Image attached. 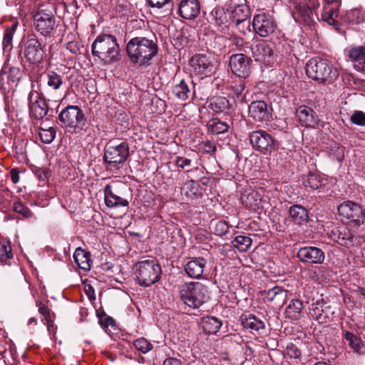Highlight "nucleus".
Segmentation results:
<instances>
[{
  "label": "nucleus",
  "instance_id": "obj_1",
  "mask_svg": "<svg viewBox=\"0 0 365 365\" xmlns=\"http://www.w3.org/2000/svg\"><path fill=\"white\" fill-rule=\"evenodd\" d=\"M157 43L146 37L137 36L130 39L126 46L130 61L139 66H146L158 53Z\"/></svg>",
  "mask_w": 365,
  "mask_h": 365
},
{
  "label": "nucleus",
  "instance_id": "obj_2",
  "mask_svg": "<svg viewBox=\"0 0 365 365\" xmlns=\"http://www.w3.org/2000/svg\"><path fill=\"white\" fill-rule=\"evenodd\" d=\"M91 53L105 65H109L120 60V47L116 38L111 34L98 36L92 43Z\"/></svg>",
  "mask_w": 365,
  "mask_h": 365
},
{
  "label": "nucleus",
  "instance_id": "obj_3",
  "mask_svg": "<svg viewBox=\"0 0 365 365\" xmlns=\"http://www.w3.org/2000/svg\"><path fill=\"white\" fill-rule=\"evenodd\" d=\"M180 298L185 304L197 309L208 301V288L200 282H185L178 287Z\"/></svg>",
  "mask_w": 365,
  "mask_h": 365
},
{
  "label": "nucleus",
  "instance_id": "obj_4",
  "mask_svg": "<svg viewBox=\"0 0 365 365\" xmlns=\"http://www.w3.org/2000/svg\"><path fill=\"white\" fill-rule=\"evenodd\" d=\"M307 76L321 83H331L338 78L339 72L327 60L313 58L306 65Z\"/></svg>",
  "mask_w": 365,
  "mask_h": 365
},
{
  "label": "nucleus",
  "instance_id": "obj_5",
  "mask_svg": "<svg viewBox=\"0 0 365 365\" xmlns=\"http://www.w3.org/2000/svg\"><path fill=\"white\" fill-rule=\"evenodd\" d=\"M133 270L138 284L142 287H150L156 283L162 274L160 265L154 259L136 262Z\"/></svg>",
  "mask_w": 365,
  "mask_h": 365
},
{
  "label": "nucleus",
  "instance_id": "obj_6",
  "mask_svg": "<svg viewBox=\"0 0 365 365\" xmlns=\"http://www.w3.org/2000/svg\"><path fill=\"white\" fill-rule=\"evenodd\" d=\"M61 126L71 133H77L86 124V118L83 110L77 106H68L59 113Z\"/></svg>",
  "mask_w": 365,
  "mask_h": 365
},
{
  "label": "nucleus",
  "instance_id": "obj_7",
  "mask_svg": "<svg viewBox=\"0 0 365 365\" xmlns=\"http://www.w3.org/2000/svg\"><path fill=\"white\" fill-rule=\"evenodd\" d=\"M249 140L252 147L262 154L271 153L277 149L275 140L266 130L259 129L251 132Z\"/></svg>",
  "mask_w": 365,
  "mask_h": 365
},
{
  "label": "nucleus",
  "instance_id": "obj_8",
  "mask_svg": "<svg viewBox=\"0 0 365 365\" xmlns=\"http://www.w3.org/2000/svg\"><path fill=\"white\" fill-rule=\"evenodd\" d=\"M129 156V146L123 142L116 145H106L104 149V162L110 168H117L123 164Z\"/></svg>",
  "mask_w": 365,
  "mask_h": 365
},
{
  "label": "nucleus",
  "instance_id": "obj_9",
  "mask_svg": "<svg viewBox=\"0 0 365 365\" xmlns=\"http://www.w3.org/2000/svg\"><path fill=\"white\" fill-rule=\"evenodd\" d=\"M338 211L341 217L349 220L354 226L359 227L364 223L365 210L353 201L348 200L340 204Z\"/></svg>",
  "mask_w": 365,
  "mask_h": 365
},
{
  "label": "nucleus",
  "instance_id": "obj_10",
  "mask_svg": "<svg viewBox=\"0 0 365 365\" xmlns=\"http://www.w3.org/2000/svg\"><path fill=\"white\" fill-rule=\"evenodd\" d=\"M245 48L251 51L256 61L269 66L274 61V51L271 45L265 41L246 43Z\"/></svg>",
  "mask_w": 365,
  "mask_h": 365
},
{
  "label": "nucleus",
  "instance_id": "obj_11",
  "mask_svg": "<svg viewBox=\"0 0 365 365\" xmlns=\"http://www.w3.org/2000/svg\"><path fill=\"white\" fill-rule=\"evenodd\" d=\"M252 26L255 32L262 37H267L276 29L273 17L266 13H259L253 17Z\"/></svg>",
  "mask_w": 365,
  "mask_h": 365
},
{
  "label": "nucleus",
  "instance_id": "obj_12",
  "mask_svg": "<svg viewBox=\"0 0 365 365\" xmlns=\"http://www.w3.org/2000/svg\"><path fill=\"white\" fill-rule=\"evenodd\" d=\"M252 60L244 53L233 54L230 58L232 72L240 78H246L251 73Z\"/></svg>",
  "mask_w": 365,
  "mask_h": 365
},
{
  "label": "nucleus",
  "instance_id": "obj_13",
  "mask_svg": "<svg viewBox=\"0 0 365 365\" xmlns=\"http://www.w3.org/2000/svg\"><path fill=\"white\" fill-rule=\"evenodd\" d=\"M297 257L306 264H321L324 262L325 254L322 250L314 246H305L298 250Z\"/></svg>",
  "mask_w": 365,
  "mask_h": 365
},
{
  "label": "nucleus",
  "instance_id": "obj_14",
  "mask_svg": "<svg viewBox=\"0 0 365 365\" xmlns=\"http://www.w3.org/2000/svg\"><path fill=\"white\" fill-rule=\"evenodd\" d=\"M44 53L43 47L36 38H32L26 41L24 54L31 63H40L44 57Z\"/></svg>",
  "mask_w": 365,
  "mask_h": 365
},
{
  "label": "nucleus",
  "instance_id": "obj_15",
  "mask_svg": "<svg viewBox=\"0 0 365 365\" xmlns=\"http://www.w3.org/2000/svg\"><path fill=\"white\" fill-rule=\"evenodd\" d=\"M201 10L198 0H181L178 6V14L186 20L196 19Z\"/></svg>",
  "mask_w": 365,
  "mask_h": 365
},
{
  "label": "nucleus",
  "instance_id": "obj_16",
  "mask_svg": "<svg viewBox=\"0 0 365 365\" xmlns=\"http://www.w3.org/2000/svg\"><path fill=\"white\" fill-rule=\"evenodd\" d=\"M36 29L43 36H51L55 28V18L53 15L38 13L34 16Z\"/></svg>",
  "mask_w": 365,
  "mask_h": 365
},
{
  "label": "nucleus",
  "instance_id": "obj_17",
  "mask_svg": "<svg viewBox=\"0 0 365 365\" xmlns=\"http://www.w3.org/2000/svg\"><path fill=\"white\" fill-rule=\"evenodd\" d=\"M230 20L233 24L239 27L245 33V29L250 26V11L248 6H242L230 9Z\"/></svg>",
  "mask_w": 365,
  "mask_h": 365
},
{
  "label": "nucleus",
  "instance_id": "obj_18",
  "mask_svg": "<svg viewBox=\"0 0 365 365\" xmlns=\"http://www.w3.org/2000/svg\"><path fill=\"white\" fill-rule=\"evenodd\" d=\"M349 60L352 63L354 68L359 72L365 69V43L346 50Z\"/></svg>",
  "mask_w": 365,
  "mask_h": 365
},
{
  "label": "nucleus",
  "instance_id": "obj_19",
  "mask_svg": "<svg viewBox=\"0 0 365 365\" xmlns=\"http://www.w3.org/2000/svg\"><path fill=\"white\" fill-rule=\"evenodd\" d=\"M190 63L197 74L208 76L212 73L215 70L214 65L205 55L197 54L194 56Z\"/></svg>",
  "mask_w": 365,
  "mask_h": 365
},
{
  "label": "nucleus",
  "instance_id": "obj_20",
  "mask_svg": "<svg viewBox=\"0 0 365 365\" xmlns=\"http://www.w3.org/2000/svg\"><path fill=\"white\" fill-rule=\"evenodd\" d=\"M296 115L304 127L314 128L319 122L317 113L307 106H300L296 110Z\"/></svg>",
  "mask_w": 365,
  "mask_h": 365
},
{
  "label": "nucleus",
  "instance_id": "obj_21",
  "mask_svg": "<svg viewBox=\"0 0 365 365\" xmlns=\"http://www.w3.org/2000/svg\"><path fill=\"white\" fill-rule=\"evenodd\" d=\"M249 114L255 120L259 122L269 121L271 112L264 101H252L249 106Z\"/></svg>",
  "mask_w": 365,
  "mask_h": 365
},
{
  "label": "nucleus",
  "instance_id": "obj_22",
  "mask_svg": "<svg viewBox=\"0 0 365 365\" xmlns=\"http://www.w3.org/2000/svg\"><path fill=\"white\" fill-rule=\"evenodd\" d=\"M104 200L106 206L110 208L128 207L129 205V200L115 192L109 185L104 188Z\"/></svg>",
  "mask_w": 365,
  "mask_h": 365
},
{
  "label": "nucleus",
  "instance_id": "obj_23",
  "mask_svg": "<svg viewBox=\"0 0 365 365\" xmlns=\"http://www.w3.org/2000/svg\"><path fill=\"white\" fill-rule=\"evenodd\" d=\"M207 261L203 257H195L188 261L184 270L190 278L200 279L203 274Z\"/></svg>",
  "mask_w": 365,
  "mask_h": 365
},
{
  "label": "nucleus",
  "instance_id": "obj_24",
  "mask_svg": "<svg viewBox=\"0 0 365 365\" xmlns=\"http://www.w3.org/2000/svg\"><path fill=\"white\" fill-rule=\"evenodd\" d=\"M287 293V289L279 286H275L264 292V299L267 302H272L276 307H281L286 301Z\"/></svg>",
  "mask_w": 365,
  "mask_h": 365
},
{
  "label": "nucleus",
  "instance_id": "obj_25",
  "mask_svg": "<svg viewBox=\"0 0 365 365\" xmlns=\"http://www.w3.org/2000/svg\"><path fill=\"white\" fill-rule=\"evenodd\" d=\"M148 5L162 16H168L173 13L172 0H147Z\"/></svg>",
  "mask_w": 365,
  "mask_h": 365
},
{
  "label": "nucleus",
  "instance_id": "obj_26",
  "mask_svg": "<svg viewBox=\"0 0 365 365\" xmlns=\"http://www.w3.org/2000/svg\"><path fill=\"white\" fill-rule=\"evenodd\" d=\"M203 331L207 334H215L222 325V321L215 317H202L200 322Z\"/></svg>",
  "mask_w": 365,
  "mask_h": 365
},
{
  "label": "nucleus",
  "instance_id": "obj_27",
  "mask_svg": "<svg viewBox=\"0 0 365 365\" xmlns=\"http://www.w3.org/2000/svg\"><path fill=\"white\" fill-rule=\"evenodd\" d=\"M190 82L185 79H181L177 82L173 87L172 92L175 98L180 101H186L189 98L191 90L189 86Z\"/></svg>",
  "mask_w": 365,
  "mask_h": 365
},
{
  "label": "nucleus",
  "instance_id": "obj_28",
  "mask_svg": "<svg viewBox=\"0 0 365 365\" xmlns=\"http://www.w3.org/2000/svg\"><path fill=\"white\" fill-rule=\"evenodd\" d=\"M29 112L32 118L41 120L48 113V106L44 100L38 98L30 105Z\"/></svg>",
  "mask_w": 365,
  "mask_h": 365
},
{
  "label": "nucleus",
  "instance_id": "obj_29",
  "mask_svg": "<svg viewBox=\"0 0 365 365\" xmlns=\"http://www.w3.org/2000/svg\"><path fill=\"white\" fill-rule=\"evenodd\" d=\"M289 213L293 221L297 225L307 222L308 211L302 206L294 205L290 207Z\"/></svg>",
  "mask_w": 365,
  "mask_h": 365
},
{
  "label": "nucleus",
  "instance_id": "obj_30",
  "mask_svg": "<svg viewBox=\"0 0 365 365\" xmlns=\"http://www.w3.org/2000/svg\"><path fill=\"white\" fill-rule=\"evenodd\" d=\"M302 309V302L299 299H292L286 307L285 315L287 318L297 320L301 317Z\"/></svg>",
  "mask_w": 365,
  "mask_h": 365
},
{
  "label": "nucleus",
  "instance_id": "obj_31",
  "mask_svg": "<svg viewBox=\"0 0 365 365\" xmlns=\"http://www.w3.org/2000/svg\"><path fill=\"white\" fill-rule=\"evenodd\" d=\"M344 338L354 351L359 354H365V345L359 337L349 331H346Z\"/></svg>",
  "mask_w": 365,
  "mask_h": 365
},
{
  "label": "nucleus",
  "instance_id": "obj_32",
  "mask_svg": "<svg viewBox=\"0 0 365 365\" xmlns=\"http://www.w3.org/2000/svg\"><path fill=\"white\" fill-rule=\"evenodd\" d=\"M339 9H329L324 10V12L321 15L322 21L327 22L328 24L332 26L336 30L340 29V23L336 20L339 16Z\"/></svg>",
  "mask_w": 365,
  "mask_h": 365
},
{
  "label": "nucleus",
  "instance_id": "obj_33",
  "mask_svg": "<svg viewBox=\"0 0 365 365\" xmlns=\"http://www.w3.org/2000/svg\"><path fill=\"white\" fill-rule=\"evenodd\" d=\"M46 84L53 90H59L63 84V75L54 71H48L46 73Z\"/></svg>",
  "mask_w": 365,
  "mask_h": 365
},
{
  "label": "nucleus",
  "instance_id": "obj_34",
  "mask_svg": "<svg viewBox=\"0 0 365 365\" xmlns=\"http://www.w3.org/2000/svg\"><path fill=\"white\" fill-rule=\"evenodd\" d=\"M210 18L212 23L217 26H226L227 22L226 13L223 8L215 7L210 13Z\"/></svg>",
  "mask_w": 365,
  "mask_h": 365
},
{
  "label": "nucleus",
  "instance_id": "obj_35",
  "mask_svg": "<svg viewBox=\"0 0 365 365\" xmlns=\"http://www.w3.org/2000/svg\"><path fill=\"white\" fill-rule=\"evenodd\" d=\"M90 254L83 249L78 247L73 254V258L78 267L83 269L87 270L90 269L89 264Z\"/></svg>",
  "mask_w": 365,
  "mask_h": 365
},
{
  "label": "nucleus",
  "instance_id": "obj_36",
  "mask_svg": "<svg viewBox=\"0 0 365 365\" xmlns=\"http://www.w3.org/2000/svg\"><path fill=\"white\" fill-rule=\"evenodd\" d=\"M210 108L215 113H222L229 109V101L223 96H217L211 99Z\"/></svg>",
  "mask_w": 365,
  "mask_h": 365
},
{
  "label": "nucleus",
  "instance_id": "obj_37",
  "mask_svg": "<svg viewBox=\"0 0 365 365\" xmlns=\"http://www.w3.org/2000/svg\"><path fill=\"white\" fill-rule=\"evenodd\" d=\"M243 324L252 331H259L265 329L264 322L252 314H250L245 319Z\"/></svg>",
  "mask_w": 365,
  "mask_h": 365
},
{
  "label": "nucleus",
  "instance_id": "obj_38",
  "mask_svg": "<svg viewBox=\"0 0 365 365\" xmlns=\"http://www.w3.org/2000/svg\"><path fill=\"white\" fill-rule=\"evenodd\" d=\"M207 127L208 130L214 135L225 133L229 128V125L226 123L221 121L218 118L210 120L207 124Z\"/></svg>",
  "mask_w": 365,
  "mask_h": 365
},
{
  "label": "nucleus",
  "instance_id": "obj_39",
  "mask_svg": "<svg viewBox=\"0 0 365 365\" xmlns=\"http://www.w3.org/2000/svg\"><path fill=\"white\" fill-rule=\"evenodd\" d=\"M365 19L364 12L360 9H354L346 11L344 21L352 24H359Z\"/></svg>",
  "mask_w": 365,
  "mask_h": 365
},
{
  "label": "nucleus",
  "instance_id": "obj_40",
  "mask_svg": "<svg viewBox=\"0 0 365 365\" xmlns=\"http://www.w3.org/2000/svg\"><path fill=\"white\" fill-rule=\"evenodd\" d=\"M242 203L247 207L255 208L259 207V195L256 191H251L248 194H243L241 197Z\"/></svg>",
  "mask_w": 365,
  "mask_h": 365
},
{
  "label": "nucleus",
  "instance_id": "obj_41",
  "mask_svg": "<svg viewBox=\"0 0 365 365\" xmlns=\"http://www.w3.org/2000/svg\"><path fill=\"white\" fill-rule=\"evenodd\" d=\"M252 240L247 236L238 235L232 241L233 246L240 252H247L252 245Z\"/></svg>",
  "mask_w": 365,
  "mask_h": 365
},
{
  "label": "nucleus",
  "instance_id": "obj_42",
  "mask_svg": "<svg viewBox=\"0 0 365 365\" xmlns=\"http://www.w3.org/2000/svg\"><path fill=\"white\" fill-rule=\"evenodd\" d=\"M314 12L313 10L303 4H298L295 6V13L301 16L308 25L314 23L312 19Z\"/></svg>",
  "mask_w": 365,
  "mask_h": 365
},
{
  "label": "nucleus",
  "instance_id": "obj_43",
  "mask_svg": "<svg viewBox=\"0 0 365 365\" xmlns=\"http://www.w3.org/2000/svg\"><path fill=\"white\" fill-rule=\"evenodd\" d=\"M11 258L13 253L10 242L4 239L0 240V261L4 262Z\"/></svg>",
  "mask_w": 365,
  "mask_h": 365
},
{
  "label": "nucleus",
  "instance_id": "obj_44",
  "mask_svg": "<svg viewBox=\"0 0 365 365\" xmlns=\"http://www.w3.org/2000/svg\"><path fill=\"white\" fill-rule=\"evenodd\" d=\"M38 135H39V137H40L41 141L43 143L49 144L55 138L56 130L53 127H50L46 129L40 128Z\"/></svg>",
  "mask_w": 365,
  "mask_h": 365
},
{
  "label": "nucleus",
  "instance_id": "obj_45",
  "mask_svg": "<svg viewBox=\"0 0 365 365\" xmlns=\"http://www.w3.org/2000/svg\"><path fill=\"white\" fill-rule=\"evenodd\" d=\"M16 25H13L11 28H7L4 31L2 45L4 51L9 50L11 47L14 33L16 29Z\"/></svg>",
  "mask_w": 365,
  "mask_h": 365
},
{
  "label": "nucleus",
  "instance_id": "obj_46",
  "mask_svg": "<svg viewBox=\"0 0 365 365\" xmlns=\"http://www.w3.org/2000/svg\"><path fill=\"white\" fill-rule=\"evenodd\" d=\"M135 348L142 352L146 354L153 349V345L145 338H140L133 342Z\"/></svg>",
  "mask_w": 365,
  "mask_h": 365
},
{
  "label": "nucleus",
  "instance_id": "obj_47",
  "mask_svg": "<svg viewBox=\"0 0 365 365\" xmlns=\"http://www.w3.org/2000/svg\"><path fill=\"white\" fill-rule=\"evenodd\" d=\"M230 227L225 221H217L215 224L214 233L217 236H224L229 232Z\"/></svg>",
  "mask_w": 365,
  "mask_h": 365
},
{
  "label": "nucleus",
  "instance_id": "obj_48",
  "mask_svg": "<svg viewBox=\"0 0 365 365\" xmlns=\"http://www.w3.org/2000/svg\"><path fill=\"white\" fill-rule=\"evenodd\" d=\"M350 121L359 126H365V113L355 110L350 117Z\"/></svg>",
  "mask_w": 365,
  "mask_h": 365
},
{
  "label": "nucleus",
  "instance_id": "obj_49",
  "mask_svg": "<svg viewBox=\"0 0 365 365\" xmlns=\"http://www.w3.org/2000/svg\"><path fill=\"white\" fill-rule=\"evenodd\" d=\"M245 84L239 83L232 86L230 88L229 96L233 98H240L242 97V92L245 90Z\"/></svg>",
  "mask_w": 365,
  "mask_h": 365
},
{
  "label": "nucleus",
  "instance_id": "obj_50",
  "mask_svg": "<svg viewBox=\"0 0 365 365\" xmlns=\"http://www.w3.org/2000/svg\"><path fill=\"white\" fill-rule=\"evenodd\" d=\"M305 185L307 187H311L313 190H316L321 186V181L317 175L310 174L307 178Z\"/></svg>",
  "mask_w": 365,
  "mask_h": 365
},
{
  "label": "nucleus",
  "instance_id": "obj_51",
  "mask_svg": "<svg viewBox=\"0 0 365 365\" xmlns=\"http://www.w3.org/2000/svg\"><path fill=\"white\" fill-rule=\"evenodd\" d=\"M286 352L289 357L293 359H298L301 356L300 350L295 344L292 343H289L287 344L286 348Z\"/></svg>",
  "mask_w": 365,
  "mask_h": 365
},
{
  "label": "nucleus",
  "instance_id": "obj_52",
  "mask_svg": "<svg viewBox=\"0 0 365 365\" xmlns=\"http://www.w3.org/2000/svg\"><path fill=\"white\" fill-rule=\"evenodd\" d=\"M14 210L25 217H29L32 215L31 210L21 202H15L14 204Z\"/></svg>",
  "mask_w": 365,
  "mask_h": 365
},
{
  "label": "nucleus",
  "instance_id": "obj_53",
  "mask_svg": "<svg viewBox=\"0 0 365 365\" xmlns=\"http://www.w3.org/2000/svg\"><path fill=\"white\" fill-rule=\"evenodd\" d=\"M175 163L178 168L184 169L191 165L192 160L187 158L178 155L175 158Z\"/></svg>",
  "mask_w": 365,
  "mask_h": 365
},
{
  "label": "nucleus",
  "instance_id": "obj_54",
  "mask_svg": "<svg viewBox=\"0 0 365 365\" xmlns=\"http://www.w3.org/2000/svg\"><path fill=\"white\" fill-rule=\"evenodd\" d=\"M99 323L103 328L114 327L115 325V320L112 317L106 314L99 317Z\"/></svg>",
  "mask_w": 365,
  "mask_h": 365
},
{
  "label": "nucleus",
  "instance_id": "obj_55",
  "mask_svg": "<svg viewBox=\"0 0 365 365\" xmlns=\"http://www.w3.org/2000/svg\"><path fill=\"white\" fill-rule=\"evenodd\" d=\"M353 239L354 235L349 230H347V232H344V233H339V240H341L339 243L341 245L351 243L353 242Z\"/></svg>",
  "mask_w": 365,
  "mask_h": 365
},
{
  "label": "nucleus",
  "instance_id": "obj_56",
  "mask_svg": "<svg viewBox=\"0 0 365 365\" xmlns=\"http://www.w3.org/2000/svg\"><path fill=\"white\" fill-rule=\"evenodd\" d=\"M66 47L71 53L76 54L80 51L81 45L76 41H70L66 43Z\"/></svg>",
  "mask_w": 365,
  "mask_h": 365
},
{
  "label": "nucleus",
  "instance_id": "obj_57",
  "mask_svg": "<svg viewBox=\"0 0 365 365\" xmlns=\"http://www.w3.org/2000/svg\"><path fill=\"white\" fill-rule=\"evenodd\" d=\"M202 150L204 153H212L216 150V147L214 143L211 141H206L202 145Z\"/></svg>",
  "mask_w": 365,
  "mask_h": 365
},
{
  "label": "nucleus",
  "instance_id": "obj_58",
  "mask_svg": "<svg viewBox=\"0 0 365 365\" xmlns=\"http://www.w3.org/2000/svg\"><path fill=\"white\" fill-rule=\"evenodd\" d=\"M242 6H247L246 0H230L229 10Z\"/></svg>",
  "mask_w": 365,
  "mask_h": 365
},
{
  "label": "nucleus",
  "instance_id": "obj_59",
  "mask_svg": "<svg viewBox=\"0 0 365 365\" xmlns=\"http://www.w3.org/2000/svg\"><path fill=\"white\" fill-rule=\"evenodd\" d=\"M305 3L303 5L311 9L314 11L319 6V0H304Z\"/></svg>",
  "mask_w": 365,
  "mask_h": 365
},
{
  "label": "nucleus",
  "instance_id": "obj_60",
  "mask_svg": "<svg viewBox=\"0 0 365 365\" xmlns=\"http://www.w3.org/2000/svg\"><path fill=\"white\" fill-rule=\"evenodd\" d=\"M36 304H37V306L38 307V312L41 315L44 316L50 312V309L47 307H46L44 304H43L41 302H38Z\"/></svg>",
  "mask_w": 365,
  "mask_h": 365
},
{
  "label": "nucleus",
  "instance_id": "obj_61",
  "mask_svg": "<svg viewBox=\"0 0 365 365\" xmlns=\"http://www.w3.org/2000/svg\"><path fill=\"white\" fill-rule=\"evenodd\" d=\"M163 365H181V362L177 359L168 358L163 361Z\"/></svg>",
  "mask_w": 365,
  "mask_h": 365
},
{
  "label": "nucleus",
  "instance_id": "obj_62",
  "mask_svg": "<svg viewBox=\"0 0 365 365\" xmlns=\"http://www.w3.org/2000/svg\"><path fill=\"white\" fill-rule=\"evenodd\" d=\"M11 181L14 183H17L19 181V172L16 168H13L10 173Z\"/></svg>",
  "mask_w": 365,
  "mask_h": 365
},
{
  "label": "nucleus",
  "instance_id": "obj_63",
  "mask_svg": "<svg viewBox=\"0 0 365 365\" xmlns=\"http://www.w3.org/2000/svg\"><path fill=\"white\" fill-rule=\"evenodd\" d=\"M317 304H312V310L315 312V314H317L316 318H317V319H319V317H321V315H322V314H321V313H320V312H321L322 310H320V309H319V307L317 306Z\"/></svg>",
  "mask_w": 365,
  "mask_h": 365
},
{
  "label": "nucleus",
  "instance_id": "obj_64",
  "mask_svg": "<svg viewBox=\"0 0 365 365\" xmlns=\"http://www.w3.org/2000/svg\"><path fill=\"white\" fill-rule=\"evenodd\" d=\"M44 319L46 321V322L51 323V321H53L52 314H51V312L48 313L46 315H44Z\"/></svg>",
  "mask_w": 365,
  "mask_h": 365
}]
</instances>
